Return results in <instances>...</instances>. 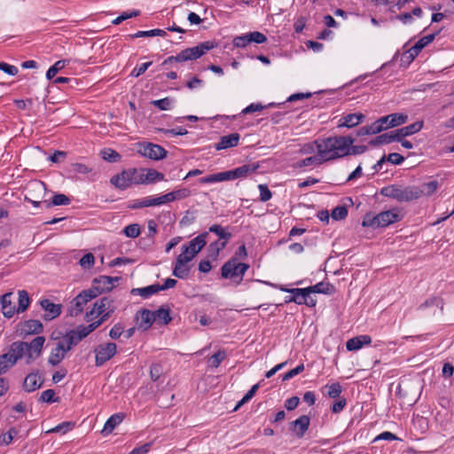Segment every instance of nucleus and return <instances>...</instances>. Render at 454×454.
I'll list each match as a JSON object with an SVG mask.
<instances>
[{
	"instance_id": "nucleus-1",
	"label": "nucleus",
	"mask_w": 454,
	"mask_h": 454,
	"mask_svg": "<svg viewBox=\"0 0 454 454\" xmlns=\"http://www.w3.org/2000/svg\"><path fill=\"white\" fill-rule=\"evenodd\" d=\"M354 139L350 137H330L316 140L317 153L323 161H328L350 153Z\"/></svg>"
},
{
	"instance_id": "nucleus-2",
	"label": "nucleus",
	"mask_w": 454,
	"mask_h": 454,
	"mask_svg": "<svg viewBox=\"0 0 454 454\" xmlns=\"http://www.w3.org/2000/svg\"><path fill=\"white\" fill-rule=\"evenodd\" d=\"M44 342L43 336H36L30 342H13L9 349L10 356L12 357V362L17 363L19 359L24 357L27 364H31L41 356Z\"/></svg>"
},
{
	"instance_id": "nucleus-3",
	"label": "nucleus",
	"mask_w": 454,
	"mask_h": 454,
	"mask_svg": "<svg viewBox=\"0 0 454 454\" xmlns=\"http://www.w3.org/2000/svg\"><path fill=\"white\" fill-rule=\"evenodd\" d=\"M257 164H244L231 170L218 172L199 179L200 184H215L229 180L247 178L258 169Z\"/></svg>"
},
{
	"instance_id": "nucleus-4",
	"label": "nucleus",
	"mask_w": 454,
	"mask_h": 454,
	"mask_svg": "<svg viewBox=\"0 0 454 454\" xmlns=\"http://www.w3.org/2000/svg\"><path fill=\"white\" fill-rule=\"evenodd\" d=\"M215 47L213 42L206 41L199 43L198 45L191 48H186L179 52L176 56H170L167 58L163 61V65H167L172 62H184L188 60H195L204 54H206L208 51L212 50Z\"/></svg>"
},
{
	"instance_id": "nucleus-5",
	"label": "nucleus",
	"mask_w": 454,
	"mask_h": 454,
	"mask_svg": "<svg viewBox=\"0 0 454 454\" xmlns=\"http://www.w3.org/2000/svg\"><path fill=\"white\" fill-rule=\"evenodd\" d=\"M397 220V209L392 208L383 211L376 215L368 213L364 215L362 225L364 227L384 228Z\"/></svg>"
},
{
	"instance_id": "nucleus-6",
	"label": "nucleus",
	"mask_w": 454,
	"mask_h": 454,
	"mask_svg": "<svg viewBox=\"0 0 454 454\" xmlns=\"http://www.w3.org/2000/svg\"><path fill=\"white\" fill-rule=\"evenodd\" d=\"M114 311V301L109 297H103L94 303L91 310L86 313L85 320L90 322L98 317V320L105 322Z\"/></svg>"
},
{
	"instance_id": "nucleus-7",
	"label": "nucleus",
	"mask_w": 454,
	"mask_h": 454,
	"mask_svg": "<svg viewBox=\"0 0 454 454\" xmlns=\"http://www.w3.org/2000/svg\"><path fill=\"white\" fill-rule=\"evenodd\" d=\"M397 125V114L380 117L370 125L359 129L358 135H375Z\"/></svg>"
},
{
	"instance_id": "nucleus-8",
	"label": "nucleus",
	"mask_w": 454,
	"mask_h": 454,
	"mask_svg": "<svg viewBox=\"0 0 454 454\" xmlns=\"http://www.w3.org/2000/svg\"><path fill=\"white\" fill-rule=\"evenodd\" d=\"M139 171L137 168L124 169L111 177L110 183L120 190H126L132 184H139Z\"/></svg>"
},
{
	"instance_id": "nucleus-9",
	"label": "nucleus",
	"mask_w": 454,
	"mask_h": 454,
	"mask_svg": "<svg viewBox=\"0 0 454 454\" xmlns=\"http://www.w3.org/2000/svg\"><path fill=\"white\" fill-rule=\"evenodd\" d=\"M248 268V264L239 262L238 258L233 257L222 266L221 274L223 278L234 279L239 278L241 281Z\"/></svg>"
},
{
	"instance_id": "nucleus-10",
	"label": "nucleus",
	"mask_w": 454,
	"mask_h": 454,
	"mask_svg": "<svg viewBox=\"0 0 454 454\" xmlns=\"http://www.w3.org/2000/svg\"><path fill=\"white\" fill-rule=\"evenodd\" d=\"M270 286L278 288L280 291L285 293H290L294 296V303L298 305L305 304L308 307H315L317 304V301L310 296L311 293L309 287L306 288H287L284 286H277L274 284H270Z\"/></svg>"
},
{
	"instance_id": "nucleus-11",
	"label": "nucleus",
	"mask_w": 454,
	"mask_h": 454,
	"mask_svg": "<svg viewBox=\"0 0 454 454\" xmlns=\"http://www.w3.org/2000/svg\"><path fill=\"white\" fill-rule=\"evenodd\" d=\"M117 351V346L114 342L100 344L95 348V364L97 366H102L107 361L114 356Z\"/></svg>"
},
{
	"instance_id": "nucleus-12",
	"label": "nucleus",
	"mask_w": 454,
	"mask_h": 454,
	"mask_svg": "<svg viewBox=\"0 0 454 454\" xmlns=\"http://www.w3.org/2000/svg\"><path fill=\"white\" fill-rule=\"evenodd\" d=\"M137 152L142 156L154 160L164 159L167 155V151L162 146L153 143L139 144Z\"/></svg>"
},
{
	"instance_id": "nucleus-13",
	"label": "nucleus",
	"mask_w": 454,
	"mask_h": 454,
	"mask_svg": "<svg viewBox=\"0 0 454 454\" xmlns=\"http://www.w3.org/2000/svg\"><path fill=\"white\" fill-rule=\"evenodd\" d=\"M98 295L94 290H84L79 294L73 301L70 308V315L77 316L82 310L84 306Z\"/></svg>"
},
{
	"instance_id": "nucleus-14",
	"label": "nucleus",
	"mask_w": 454,
	"mask_h": 454,
	"mask_svg": "<svg viewBox=\"0 0 454 454\" xmlns=\"http://www.w3.org/2000/svg\"><path fill=\"white\" fill-rule=\"evenodd\" d=\"M69 351L68 347L61 340H59L56 343V346L51 348V354L48 357V363L52 366L58 365L63 361Z\"/></svg>"
},
{
	"instance_id": "nucleus-15",
	"label": "nucleus",
	"mask_w": 454,
	"mask_h": 454,
	"mask_svg": "<svg viewBox=\"0 0 454 454\" xmlns=\"http://www.w3.org/2000/svg\"><path fill=\"white\" fill-rule=\"evenodd\" d=\"M191 270L190 262L178 255L174 264L173 275L180 279L186 278Z\"/></svg>"
},
{
	"instance_id": "nucleus-16",
	"label": "nucleus",
	"mask_w": 454,
	"mask_h": 454,
	"mask_svg": "<svg viewBox=\"0 0 454 454\" xmlns=\"http://www.w3.org/2000/svg\"><path fill=\"white\" fill-rule=\"evenodd\" d=\"M43 377L38 372L29 373L24 380L23 388L30 393L39 389L43 384Z\"/></svg>"
},
{
	"instance_id": "nucleus-17",
	"label": "nucleus",
	"mask_w": 454,
	"mask_h": 454,
	"mask_svg": "<svg viewBox=\"0 0 454 454\" xmlns=\"http://www.w3.org/2000/svg\"><path fill=\"white\" fill-rule=\"evenodd\" d=\"M164 178L165 176L162 173L153 168L146 169L145 172V170H141L138 175L139 184H153L159 181H163Z\"/></svg>"
},
{
	"instance_id": "nucleus-18",
	"label": "nucleus",
	"mask_w": 454,
	"mask_h": 454,
	"mask_svg": "<svg viewBox=\"0 0 454 454\" xmlns=\"http://www.w3.org/2000/svg\"><path fill=\"white\" fill-rule=\"evenodd\" d=\"M240 136L239 133H231L220 137L219 141L215 145L217 151L225 150L235 147L239 145Z\"/></svg>"
},
{
	"instance_id": "nucleus-19",
	"label": "nucleus",
	"mask_w": 454,
	"mask_h": 454,
	"mask_svg": "<svg viewBox=\"0 0 454 454\" xmlns=\"http://www.w3.org/2000/svg\"><path fill=\"white\" fill-rule=\"evenodd\" d=\"M137 321L138 328L145 331L152 326L153 322H155V317L153 316V311L144 309L137 312Z\"/></svg>"
},
{
	"instance_id": "nucleus-20",
	"label": "nucleus",
	"mask_w": 454,
	"mask_h": 454,
	"mask_svg": "<svg viewBox=\"0 0 454 454\" xmlns=\"http://www.w3.org/2000/svg\"><path fill=\"white\" fill-rule=\"evenodd\" d=\"M40 304L46 312L45 315L43 316V318L45 320H52L59 317L61 313L60 305L55 304L48 299L41 300Z\"/></svg>"
},
{
	"instance_id": "nucleus-21",
	"label": "nucleus",
	"mask_w": 454,
	"mask_h": 454,
	"mask_svg": "<svg viewBox=\"0 0 454 454\" xmlns=\"http://www.w3.org/2000/svg\"><path fill=\"white\" fill-rule=\"evenodd\" d=\"M207 235H208V232L204 231V232L199 234L194 239H192L187 244H184L183 246H184L185 248L191 250L193 254H198L202 250V248L206 246Z\"/></svg>"
},
{
	"instance_id": "nucleus-22",
	"label": "nucleus",
	"mask_w": 454,
	"mask_h": 454,
	"mask_svg": "<svg viewBox=\"0 0 454 454\" xmlns=\"http://www.w3.org/2000/svg\"><path fill=\"white\" fill-rule=\"evenodd\" d=\"M372 342V338L369 335L364 334L349 339L346 342V348L348 351H356L362 348L365 345Z\"/></svg>"
},
{
	"instance_id": "nucleus-23",
	"label": "nucleus",
	"mask_w": 454,
	"mask_h": 454,
	"mask_svg": "<svg viewBox=\"0 0 454 454\" xmlns=\"http://www.w3.org/2000/svg\"><path fill=\"white\" fill-rule=\"evenodd\" d=\"M12 293H6L0 297L2 313L7 318H11L12 317H13L15 311H17L15 306L12 305Z\"/></svg>"
},
{
	"instance_id": "nucleus-24",
	"label": "nucleus",
	"mask_w": 454,
	"mask_h": 454,
	"mask_svg": "<svg viewBox=\"0 0 454 454\" xmlns=\"http://www.w3.org/2000/svg\"><path fill=\"white\" fill-rule=\"evenodd\" d=\"M125 415L122 412L113 414L105 423L104 427L101 431L103 435H108L114 429L119 426L124 419Z\"/></svg>"
},
{
	"instance_id": "nucleus-25",
	"label": "nucleus",
	"mask_w": 454,
	"mask_h": 454,
	"mask_svg": "<svg viewBox=\"0 0 454 454\" xmlns=\"http://www.w3.org/2000/svg\"><path fill=\"white\" fill-rule=\"evenodd\" d=\"M365 116L361 113L348 114L339 120V127L353 128L361 123Z\"/></svg>"
},
{
	"instance_id": "nucleus-26",
	"label": "nucleus",
	"mask_w": 454,
	"mask_h": 454,
	"mask_svg": "<svg viewBox=\"0 0 454 454\" xmlns=\"http://www.w3.org/2000/svg\"><path fill=\"white\" fill-rule=\"evenodd\" d=\"M309 418L306 415L300 416L293 422L294 431L301 438L304 435L309 426Z\"/></svg>"
},
{
	"instance_id": "nucleus-27",
	"label": "nucleus",
	"mask_w": 454,
	"mask_h": 454,
	"mask_svg": "<svg viewBox=\"0 0 454 454\" xmlns=\"http://www.w3.org/2000/svg\"><path fill=\"white\" fill-rule=\"evenodd\" d=\"M422 191L417 187H406L399 190V201H410L420 197Z\"/></svg>"
},
{
	"instance_id": "nucleus-28",
	"label": "nucleus",
	"mask_w": 454,
	"mask_h": 454,
	"mask_svg": "<svg viewBox=\"0 0 454 454\" xmlns=\"http://www.w3.org/2000/svg\"><path fill=\"white\" fill-rule=\"evenodd\" d=\"M442 29H439L438 31L433 33V34H430V35H425L423 37H421L411 48H412V51L415 53V54H419V52L426 47L427 46L429 43H431L434 39L435 37L440 34Z\"/></svg>"
},
{
	"instance_id": "nucleus-29",
	"label": "nucleus",
	"mask_w": 454,
	"mask_h": 454,
	"mask_svg": "<svg viewBox=\"0 0 454 454\" xmlns=\"http://www.w3.org/2000/svg\"><path fill=\"white\" fill-rule=\"evenodd\" d=\"M397 139V130H391L376 137L370 142L372 145H387Z\"/></svg>"
},
{
	"instance_id": "nucleus-30",
	"label": "nucleus",
	"mask_w": 454,
	"mask_h": 454,
	"mask_svg": "<svg viewBox=\"0 0 454 454\" xmlns=\"http://www.w3.org/2000/svg\"><path fill=\"white\" fill-rule=\"evenodd\" d=\"M159 291H160V285H151L145 287H140V288H133L131 290L132 294H137L140 295L144 299H147L151 297L152 295L157 294Z\"/></svg>"
},
{
	"instance_id": "nucleus-31",
	"label": "nucleus",
	"mask_w": 454,
	"mask_h": 454,
	"mask_svg": "<svg viewBox=\"0 0 454 454\" xmlns=\"http://www.w3.org/2000/svg\"><path fill=\"white\" fill-rule=\"evenodd\" d=\"M43 326L39 320H27L22 327V331L27 334H38L43 332Z\"/></svg>"
},
{
	"instance_id": "nucleus-32",
	"label": "nucleus",
	"mask_w": 454,
	"mask_h": 454,
	"mask_svg": "<svg viewBox=\"0 0 454 454\" xmlns=\"http://www.w3.org/2000/svg\"><path fill=\"white\" fill-rule=\"evenodd\" d=\"M101 324L102 320H96L88 325H78L74 330L82 340L85 337H87L90 333H92L95 329H97Z\"/></svg>"
},
{
	"instance_id": "nucleus-33",
	"label": "nucleus",
	"mask_w": 454,
	"mask_h": 454,
	"mask_svg": "<svg viewBox=\"0 0 454 454\" xmlns=\"http://www.w3.org/2000/svg\"><path fill=\"white\" fill-rule=\"evenodd\" d=\"M66 346L68 347V349L71 350L74 346H76L81 340V337L74 332V330H71L66 333L62 340H60Z\"/></svg>"
},
{
	"instance_id": "nucleus-34",
	"label": "nucleus",
	"mask_w": 454,
	"mask_h": 454,
	"mask_svg": "<svg viewBox=\"0 0 454 454\" xmlns=\"http://www.w3.org/2000/svg\"><path fill=\"white\" fill-rule=\"evenodd\" d=\"M423 127V121H419L399 129V137H407L419 132Z\"/></svg>"
},
{
	"instance_id": "nucleus-35",
	"label": "nucleus",
	"mask_w": 454,
	"mask_h": 454,
	"mask_svg": "<svg viewBox=\"0 0 454 454\" xmlns=\"http://www.w3.org/2000/svg\"><path fill=\"white\" fill-rule=\"evenodd\" d=\"M208 231L217 235L220 240L229 241L231 238V233L219 224H213L209 227Z\"/></svg>"
},
{
	"instance_id": "nucleus-36",
	"label": "nucleus",
	"mask_w": 454,
	"mask_h": 454,
	"mask_svg": "<svg viewBox=\"0 0 454 454\" xmlns=\"http://www.w3.org/2000/svg\"><path fill=\"white\" fill-rule=\"evenodd\" d=\"M19 301H18V308L17 312L22 313L29 307L30 298L28 294L25 290H20L19 293Z\"/></svg>"
},
{
	"instance_id": "nucleus-37",
	"label": "nucleus",
	"mask_w": 454,
	"mask_h": 454,
	"mask_svg": "<svg viewBox=\"0 0 454 454\" xmlns=\"http://www.w3.org/2000/svg\"><path fill=\"white\" fill-rule=\"evenodd\" d=\"M153 312L155 317V322L157 321L161 325H168L171 321L168 309L160 308Z\"/></svg>"
},
{
	"instance_id": "nucleus-38",
	"label": "nucleus",
	"mask_w": 454,
	"mask_h": 454,
	"mask_svg": "<svg viewBox=\"0 0 454 454\" xmlns=\"http://www.w3.org/2000/svg\"><path fill=\"white\" fill-rule=\"evenodd\" d=\"M46 203L47 207L51 206H67L69 205L71 200L70 199L62 193L54 194L51 202L44 201Z\"/></svg>"
},
{
	"instance_id": "nucleus-39",
	"label": "nucleus",
	"mask_w": 454,
	"mask_h": 454,
	"mask_svg": "<svg viewBox=\"0 0 454 454\" xmlns=\"http://www.w3.org/2000/svg\"><path fill=\"white\" fill-rule=\"evenodd\" d=\"M68 63L69 60L66 59H61L55 62L54 65L47 70L46 78L48 80H51L57 74V73L63 69Z\"/></svg>"
},
{
	"instance_id": "nucleus-40",
	"label": "nucleus",
	"mask_w": 454,
	"mask_h": 454,
	"mask_svg": "<svg viewBox=\"0 0 454 454\" xmlns=\"http://www.w3.org/2000/svg\"><path fill=\"white\" fill-rule=\"evenodd\" d=\"M166 31L159 28L147 30V31H137V33L130 35L131 38H139V37H152V36H165Z\"/></svg>"
},
{
	"instance_id": "nucleus-41",
	"label": "nucleus",
	"mask_w": 454,
	"mask_h": 454,
	"mask_svg": "<svg viewBox=\"0 0 454 454\" xmlns=\"http://www.w3.org/2000/svg\"><path fill=\"white\" fill-rule=\"evenodd\" d=\"M333 286L330 284L323 282L309 286L311 294H330L333 291Z\"/></svg>"
},
{
	"instance_id": "nucleus-42",
	"label": "nucleus",
	"mask_w": 454,
	"mask_h": 454,
	"mask_svg": "<svg viewBox=\"0 0 454 454\" xmlns=\"http://www.w3.org/2000/svg\"><path fill=\"white\" fill-rule=\"evenodd\" d=\"M122 233L128 238L135 239L140 235L141 229L138 223H131L122 230Z\"/></svg>"
},
{
	"instance_id": "nucleus-43",
	"label": "nucleus",
	"mask_w": 454,
	"mask_h": 454,
	"mask_svg": "<svg viewBox=\"0 0 454 454\" xmlns=\"http://www.w3.org/2000/svg\"><path fill=\"white\" fill-rule=\"evenodd\" d=\"M12 361V357L10 356V352L0 356V375L6 372L9 368L16 364Z\"/></svg>"
},
{
	"instance_id": "nucleus-44",
	"label": "nucleus",
	"mask_w": 454,
	"mask_h": 454,
	"mask_svg": "<svg viewBox=\"0 0 454 454\" xmlns=\"http://www.w3.org/2000/svg\"><path fill=\"white\" fill-rule=\"evenodd\" d=\"M147 207H152L150 196L143 198V199H139V200H134L130 201L128 205V207L129 209H137V208Z\"/></svg>"
},
{
	"instance_id": "nucleus-45",
	"label": "nucleus",
	"mask_w": 454,
	"mask_h": 454,
	"mask_svg": "<svg viewBox=\"0 0 454 454\" xmlns=\"http://www.w3.org/2000/svg\"><path fill=\"white\" fill-rule=\"evenodd\" d=\"M101 156L108 162H116L121 159V155L116 151L110 148L102 150Z\"/></svg>"
},
{
	"instance_id": "nucleus-46",
	"label": "nucleus",
	"mask_w": 454,
	"mask_h": 454,
	"mask_svg": "<svg viewBox=\"0 0 454 454\" xmlns=\"http://www.w3.org/2000/svg\"><path fill=\"white\" fill-rule=\"evenodd\" d=\"M39 400L43 403H52L59 402V397H56V393L53 389H46L42 392Z\"/></svg>"
},
{
	"instance_id": "nucleus-47",
	"label": "nucleus",
	"mask_w": 454,
	"mask_h": 454,
	"mask_svg": "<svg viewBox=\"0 0 454 454\" xmlns=\"http://www.w3.org/2000/svg\"><path fill=\"white\" fill-rule=\"evenodd\" d=\"M324 161H323L322 158L317 153V155L310 156V157L301 160V161L298 162V166L301 168L312 166V165L316 166V165H320Z\"/></svg>"
},
{
	"instance_id": "nucleus-48",
	"label": "nucleus",
	"mask_w": 454,
	"mask_h": 454,
	"mask_svg": "<svg viewBox=\"0 0 454 454\" xmlns=\"http://www.w3.org/2000/svg\"><path fill=\"white\" fill-rule=\"evenodd\" d=\"M173 102V99L169 98H165L161 99L153 100L152 101V104L154 106L158 107L160 110L166 111L172 108Z\"/></svg>"
},
{
	"instance_id": "nucleus-49",
	"label": "nucleus",
	"mask_w": 454,
	"mask_h": 454,
	"mask_svg": "<svg viewBox=\"0 0 454 454\" xmlns=\"http://www.w3.org/2000/svg\"><path fill=\"white\" fill-rule=\"evenodd\" d=\"M380 194L388 199H396L397 198V186L395 184H391L385 186L380 189Z\"/></svg>"
},
{
	"instance_id": "nucleus-50",
	"label": "nucleus",
	"mask_w": 454,
	"mask_h": 454,
	"mask_svg": "<svg viewBox=\"0 0 454 454\" xmlns=\"http://www.w3.org/2000/svg\"><path fill=\"white\" fill-rule=\"evenodd\" d=\"M140 14V12L138 10H133L131 12H122L120 16H118L116 19H114L112 23L114 25H119L121 24L122 21L128 20V19H130V18H133V17H137Z\"/></svg>"
},
{
	"instance_id": "nucleus-51",
	"label": "nucleus",
	"mask_w": 454,
	"mask_h": 454,
	"mask_svg": "<svg viewBox=\"0 0 454 454\" xmlns=\"http://www.w3.org/2000/svg\"><path fill=\"white\" fill-rule=\"evenodd\" d=\"M74 425V424L72 423V422L65 421V422H62V423L59 424L55 427L48 430L47 433H59V432H61L63 434H66L67 432H68L71 429H73Z\"/></svg>"
},
{
	"instance_id": "nucleus-52",
	"label": "nucleus",
	"mask_w": 454,
	"mask_h": 454,
	"mask_svg": "<svg viewBox=\"0 0 454 454\" xmlns=\"http://www.w3.org/2000/svg\"><path fill=\"white\" fill-rule=\"evenodd\" d=\"M118 278H112L107 276H100L98 278L95 279V282H98V284H103L105 286L104 289L110 290L114 286V282L118 281Z\"/></svg>"
},
{
	"instance_id": "nucleus-53",
	"label": "nucleus",
	"mask_w": 454,
	"mask_h": 454,
	"mask_svg": "<svg viewBox=\"0 0 454 454\" xmlns=\"http://www.w3.org/2000/svg\"><path fill=\"white\" fill-rule=\"evenodd\" d=\"M325 387L328 388L327 395L330 398H337V397H339L340 393H341V391H342L341 386L338 382L333 383V384H331L329 386H325Z\"/></svg>"
},
{
	"instance_id": "nucleus-54",
	"label": "nucleus",
	"mask_w": 454,
	"mask_h": 454,
	"mask_svg": "<svg viewBox=\"0 0 454 454\" xmlns=\"http://www.w3.org/2000/svg\"><path fill=\"white\" fill-rule=\"evenodd\" d=\"M419 54H415L412 51V48L405 51L401 56V66H408Z\"/></svg>"
},
{
	"instance_id": "nucleus-55",
	"label": "nucleus",
	"mask_w": 454,
	"mask_h": 454,
	"mask_svg": "<svg viewBox=\"0 0 454 454\" xmlns=\"http://www.w3.org/2000/svg\"><path fill=\"white\" fill-rule=\"evenodd\" d=\"M249 43H251V42H250V37L248 36V33L244 34L239 36H236L233 39V44L235 47H238V48H245Z\"/></svg>"
},
{
	"instance_id": "nucleus-56",
	"label": "nucleus",
	"mask_w": 454,
	"mask_h": 454,
	"mask_svg": "<svg viewBox=\"0 0 454 454\" xmlns=\"http://www.w3.org/2000/svg\"><path fill=\"white\" fill-rule=\"evenodd\" d=\"M227 243H228L227 241H223V240H220V239H218L217 241L212 242L209 245V251L211 253H213L215 256H217L219 254L220 251H222L223 249L225 248Z\"/></svg>"
},
{
	"instance_id": "nucleus-57",
	"label": "nucleus",
	"mask_w": 454,
	"mask_h": 454,
	"mask_svg": "<svg viewBox=\"0 0 454 454\" xmlns=\"http://www.w3.org/2000/svg\"><path fill=\"white\" fill-rule=\"evenodd\" d=\"M258 189L260 192V200L261 201L266 202L271 199L272 192L270 191L267 184H261L258 185Z\"/></svg>"
},
{
	"instance_id": "nucleus-58",
	"label": "nucleus",
	"mask_w": 454,
	"mask_h": 454,
	"mask_svg": "<svg viewBox=\"0 0 454 454\" xmlns=\"http://www.w3.org/2000/svg\"><path fill=\"white\" fill-rule=\"evenodd\" d=\"M94 262H95V258L91 253H88V254H84L80 259V262H79L80 265L83 269H90L94 265Z\"/></svg>"
},
{
	"instance_id": "nucleus-59",
	"label": "nucleus",
	"mask_w": 454,
	"mask_h": 454,
	"mask_svg": "<svg viewBox=\"0 0 454 454\" xmlns=\"http://www.w3.org/2000/svg\"><path fill=\"white\" fill-rule=\"evenodd\" d=\"M224 357H225L224 351L216 352L209 358V365L214 368L218 367L220 365V364L223 362V360L224 359Z\"/></svg>"
},
{
	"instance_id": "nucleus-60",
	"label": "nucleus",
	"mask_w": 454,
	"mask_h": 454,
	"mask_svg": "<svg viewBox=\"0 0 454 454\" xmlns=\"http://www.w3.org/2000/svg\"><path fill=\"white\" fill-rule=\"evenodd\" d=\"M348 215V210L344 206H338L332 211V217L338 221L344 219Z\"/></svg>"
},
{
	"instance_id": "nucleus-61",
	"label": "nucleus",
	"mask_w": 454,
	"mask_h": 454,
	"mask_svg": "<svg viewBox=\"0 0 454 454\" xmlns=\"http://www.w3.org/2000/svg\"><path fill=\"white\" fill-rule=\"evenodd\" d=\"M163 369L160 364H153L150 368V377L153 381H156L162 374Z\"/></svg>"
},
{
	"instance_id": "nucleus-62",
	"label": "nucleus",
	"mask_w": 454,
	"mask_h": 454,
	"mask_svg": "<svg viewBox=\"0 0 454 454\" xmlns=\"http://www.w3.org/2000/svg\"><path fill=\"white\" fill-rule=\"evenodd\" d=\"M303 371H304V364H301L298 366H296L295 368H294V369L290 370L289 372H287L286 373H285L282 376V380L283 381L289 380L292 378H294V376H296L299 373L302 372Z\"/></svg>"
},
{
	"instance_id": "nucleus-63",
	"label": "nucleus",
	"mask_w": 454,
	"mask_h": 454,
	"mask_svg": "<svg viewBox=\"0 0 454 454\" xmlns=\"http://www.w3.org/2000/svg\"><path fill=\"white\" fill-rule=\"evenodd\" d=\"M248 36L250 37L251 43H255L258 44L263 43L267 41L266 35H264L262 33L258 31H254L248 33Z\"/></svg>"
},
{
	"instance_id": "nucleus-64",
	"label": "nucleus",
	"mask_w": 454,
	"mask_h": 454,
	"mask_svg": "<svg viewBox=\"0 0 454 454\" xmlns=\"http://www.w3.org/2000/svg\"><path fill=\"white\" fill-rule=\"evenodd\" d=\"M0 70L12 76L16 75L19 72L17 67L10 65L5 62H0Z\"/></svg>"
}]
</instances>
